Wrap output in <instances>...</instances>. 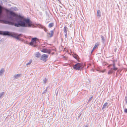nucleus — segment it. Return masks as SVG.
<instances>
[{"label":"nucleus","mask_w":127,"mask_h":127,"mask_svg":"<svg viewBox=\"0 0 127 127\" xmlns=\"http://www.w3.org/2000/svg\"><path fill=\"white\" fill-rule=\"evenodd\" d=\"M98 44L97 43L96 44H95V45L93 47V50H94L96 47H97V46H98Z\"/></svg>","instance_id":"19"},{"label":"nucleus","mask_w":127,"mask_h":127,"mask_svg":"<svg viewBox=\"0 0 127 127\" xmlns=\"http://www.w3.org/2000/svg\"><path fill=\"white\" fill-rule=\"evenodd\" d=\"M84 127H88V126L87 125H86Z\"/></svg>","instance_id":"33"},{"label":"nucleus","mask_w":127,"mask_h":127,"mask_svg":"<svg viewBox=\"0 0 127 127\" xmlns=\"http://www.w3.org/2000/svg\"><path fill=\"white\" fill-rule=\"evenodd\" d=\"M93 98V96H92L90 98H89V100H88L87 103H89V102H90L91 101V100H92V99Z\"/></svg>","instance_id":"21"},{"label":"nucleus","mask_w":127,"mask_h":127,"mask_svg":"<svg viewBox=\"0 0 127 127\" xmlns=\"http://www.w3.org/2000/svg\"><path fill=\"white\" fill-rule=\"evenodd\" d=\"M125 112L127 113V109H125Z\"/></svg>","instance_id":"30"},{"label":"nucleus","mask_w":127,"mask_h":127,"mask_svg":"<svg viewBox=\"0 0 127 127\" xmlns=\"http://www.w3.org/2000/svg\"><path fill=\"white\" fill-rule=\"evenodd\" d=\"M51 33H47V36L49 37H51L53 36V30H51L50 31Z\"/></svg>","instance_id":"9"},{"label":"nucleus","mask_w":127,"mask_h":127,"mask_svg":"<svg viewBox=\"0 0 127 127\" xmlns=\"http://www.w3.org/2000/svg\"><path fill=\"white\" fill-rule=\"evenodd\" d=\"M112 65H113V67L111 68V69L114 70V71H116L117 69L118 68L115 66V64L114 63H113V64H110L108 66V67H110Z\"/></svg>","instance_id":"8"},{"label":"nucleus","mask_w":127,"mask_h":127,"mask_svg":"<svg viewBox=\"0 0 127 127\" xmlns=\"http://www.w3.org/2000/svg\"><path fill=\"white\" fill-rule=\"evenodd\" d=\"M73 57L76 59H77L78 56L76 54H74L73 55Z\"/></svg>","instance_id":"20"},{"label":"nucleus","mask_w":127,"mask_h":127,"mask_svg":"<svg viewBox=\"0 0 127 127\" xmlns=\"http://www.w3.org/2000/svg\"><path fill=\"white\" fill-rule=\"evenodd\" d=\"M113 72V71L112 69H111V68L110 70H109L108 73V74H111Z\"/></svg>","instance_id":"18"},{"label":"nucleus","mask_w":127,"mask_h":127,"mask_svg":"<svg viewBox=\"0 0 127 127\" xmlns=\"http://www.w3.org/2000/svg\"><path fill=\"white\" fill-rule=\"evenodd\" d=\"M101 41L103 43H104L105 41V40L104 37L102 35H101Z\"/></svg>","instance_id":"14"},{"label":"nucleus","mask_w":127,"mask_h":127,"mask_svg":"<svg viewBox=\"0 0 127 127\" xmlns=\"http://www.w3.org/2000/svg\"><path fill=\"white\" fill-rule=\"evenodd\" d=\"M47 89H45L44 90V91L42 93V94H44L46 92H47Z\"/></svg>","instance_id":"28"},{"label":"nucleus","mask_w":127,"mask_h":127,"mask_svg":"<svg viewBox=\"0 0 127 127\" xmlns=\"http://www.w3.org/2000/svg\"><path fill=\"white\" fill-rule=\"evenodd\" d=\"M41 55V54L38 52H37L35 54V56L36 57L39 58L40 57Z\"/></svg>","instance_id":"16"},{"label":"nucleus","mask_w":127,"mask_h":127,"mask_svg":"<svg viewBox=\"0 0 127 127\" xmlns=\"http://www.w3.org/2000/svg\"><path fill=\"white\" fill-rule=\"evenodd\" d=\"M1 1V2L2 3V1Z\"/></svg>","instance_id":"35"},{"label":"nucleus","mask_w":127,"mask_h":127,"mask_svg":"<svg viewBox=\"0 0 127 127\" xmlns=\"http://www.w3.org/2000/svg\"><path fill=\"white\" fill-rule=\"evenodd\" d=\"M32 60H30V61H29V62L26 65H28L32 63Z\"/></svg>","instance_id":"22"},{"label":"nucleus","mask_w":127,"mask_h":127,"mask_svg":"<svg viewBox=\"0 0 127 127\" xmlns=\"http://www.w3.org/2000/svg\"><path fill=\"white\" fill-rule=\"evenodd\" d=\"M54 26V23H50L49 25H48V27L49 28H51L53 27Z\"/></svg>","instance_id":"17"},{"label":"nucleus","mask_w":127,"mask_h":127,"mask_svg":"<svg viewBox=\"0 0 127 127\" xmlns=\"http://www.w3.org/2000/svg\"><path fill=\"white\" fill-rule=\"evenodd\" d=\"M48 56V55H47L43 54L41 56L40 60L44 62H46L47 60V58Z\"/></svg>","instance_id":"5"},{"label":"nucleus","mask_w":127,"mask_h":127,"mask_svg":"<svg viewBox=\"0 0 127 127\" xmlns=\"http://www.w3.org/2000/svg\"><path fill=\"white\" fill-rule=\"evenodd\" d=\"M68 30V28L65 26L64 28V31L65 33H67V31Z\"/></svg>","instance_id":"15"},{"label":"nucleus","mask_w":127,"mask_h":127,"mask_svg":"<svg viewBox=\"0 0 127 127\" xmlns=\"http://www.w3.org/2000/svg\"><path fill=\"white\" fill-rule=\"evenodd\" d=\"M58 0L59 1V2L61 3V1L60 0Z\"/></svg>","instance_id":"34"},{"label":"nucleus","mask_w":127,"mask_h":127,"mask_svg":"<svg viewBox=\"0 0 127 127\" xmlns=\"http://www.w3.org/2000/svg\"><path fill=\"white\" fill-rule=\"evenodd\" d=\"M21 74H18L15 75L13 76L14 78L15 79H17L20 77Z\"/></svg>","instance_id":"11"},{"label":"nucleus","mask_w":127,"mask_h":127,"mask_svg":"<svg viewBox=\"0 0 127 127\" xmlns=\"http://www.w3.org/2000/svg\"><path fill=\"white\" fill-rule=\"evenodd\" d=\"M43 29H44V31H45V32H46L47 31V29L45 27H44V28Z\"/></svg>","instance_id":"26"},{"label":"nucleus","mask_w":127,"mask_h":127,"mask_svg":"<svg viewBox=\"0 0 127 127\" xmlns=\"http://www.w3.org/2000/svg\"><path fill=\"white\" fill-rule=\"evenodd\" d=\"M108 103L106 102L103 104V106L102 107V110H103L104 109H105L106 108L108 107Z\"/></svg>","instance_id":"10"},{"label":"nucleus","mask_w":127,"mask_h":127,"mask_svg":"<svg viewBox=\"0 0 127 127\" xmlns=\"http://www.w3.org/2000/svg\"><path fill=\"white\" fill-rule=\"evenodd\" d=\"M47 80V79L46 78H45L44 79H43V82L45 83H46Z\"/></svg>","instance_id":"24"},{"label":"nucleus","mask_w":127,"mask_h":127,"mask_svg":"<svg viewBox=\"0 0 127 127\" xmlns=\"http://www.w3.org/2000/svg\"><path fill=\"white\" fill-rule=\"evenodd\" d=\"M37 38L36 37L32 38L31 42L30 43V45L31 46H33L34 47L36 46V41Z\"/></svg>","instance_id":"4"},{"label":"nucleus","mask_w":127,"mask_h":127,"mask_svg":"<svg viewBox=\"0 0 127 127\" xmlns=\"http://www.w3.org/2000/svg\"><path fill=\"white\" fill-rule=\"evenodd\" d=\"M94 50H93V49L92 50V51H91V54H92L93 51Z\"/></svg>","instance_id":"32"},{"label":"nucleus","mask_w":127,"mask_h":127,"mask_svg":"<svg viewBox=\"0 0 127 127\" xmlns=\"http://www.w3.org/2000/svg\"><path fill=\"white\" fill-rule=\"evenodd\" d=\"M97 16L98 18H100L101 17V12L99 10L97 11Z\"/></svg>","instance_id":"13"},{"label":"nucleus","mask_w":127,"mask_h":127,"mask_svg":"<svg viewBox=\"0 0 127 127\" xmlns=\"http://www.w3.org/2000/svg\"><path fill=\"white\" fill-rule=\"evenodd\" d=\"M65 38H67V33H65Z\"/></svg>","instance_id":"27"},{"label":"nucleus","mask_w":127,"mask_h":127,"mask_svg":"<svg viewBox=\"0 0 127 127\" xmlns=\"http://www.w3.org/2000/svg\"><path fill=\"white\" fill-rule=\"evenodd\" d=\"M0 34H3L4 35L10 36L18 40H20V37L22 36V34H18L14 32H10L8 31H0Z\"/></svg>","instance_id":"2"},{"label":"nucleus","mask_w":127,"mask_h":127,"mask_svg":"<svg viewBox=\"0 0 127 127\" xmlns=\"http://www.w3.org/2000/svg\"><path fill=\"white\" fill-rule=\"evenodd\" d=\"M40 27L41 28V29H43L44 28V27L42 25H40Z\"/></svg>","instance_id":"25"},{"label":"nucleus","mask_w":127,"mask_h":127,"mask_svg":"<svg viewBox=\"0 0 127 127\" xmlns=\"http://www.w3.org/2000/svg\"><path fill=\"white\" fill-rule=\"evenodd\" d=\"M9 12L10 16L7 17V20L3 21L4 23L9 25H14L15 26L30 28L33 26L32 22L29 19L24 18L23 17L18 15L13 12L7 10Z\"/></svg>","instance_id":"1"},{"label":"nucleus","mask_w":127,"mask_h":127,"mask_svg":"<svg viewBox=\"0 0 127 127\" xmlns=\"http://www.w3.org/2000/svg\"><path fill=\"white\" fill-rule=\"evenodd\" d=\"M74 69L76 70H82L84 67L83 64L82 63H77L73 66Z\"/></svg>","instance_id":"3"},{"label":"nucleus","mask_w":127,"mask_h":127,"mask_svg":"<svg viewBox=\"0 0 127 127\" xmlns=\"http://www.w3.org/2000/svg\"><path fill=\"white\" fill-rule=\"evenodd\" d=\"M3 8V7L0 5V22L1 21V18L2 16V14Z\"/></svg>","instance_id":"7"},{"label":"nucleus","mask_w":127,"mask_h":127,"mask_svg":"<svg viewBox=\"0 0 127 127\" xmlns=\"http://www.w3.org/2000/svg\"><path fill=\"white\" fill-rule=\"evenodd\" d=\"M52 50L51 49H43L41 50V51L44 53H46L48 54H50L51 52L52 51Z\"/></svg>","instance_id":"6"},{"label":"nucleus","mask_w":127,"mask_h":127,"mask_svg":"<svg viewBox=\"0 0 127 127\" xmlns=\"http://www.w3.org/2000/svg\"><path fill=\"white\" fill-rule=\"evenodd\" d=\"M81 114H79L78 116V118H79L80 117V116H81Z\"/></svg>","instance_id":"29"},{"label":"nucleus","mask_w":127,"mask_h":127,"mask_svg":"<svg viewBox=\"0 0 127 127\" xmlns=\"http://www.w3.org/2000/svg\"><path fill=\"white\" fill-rule=\"evenodd\" d=\"M125 100L126 102V103L127 104V97H125Z\"/></svg>","instance_id":"31"},{"label":"nucleus","mask_w":127,"mask_h":127,"mask_svg":"<svg viewBox=\"0 0 127 127\" xmlns=\"http://www.w3.org/2000/svg\"><path fill=\"white\" fill-rule=\"evenodd\" d=\"M4 71V70L3 68H1L0 70V76H1L2 74H3Z\"/></svg>","instance_id":"12"},{"label":"nucleus","mask_w":127,"mask_h":127,"mask_svg":"<svg viewBox=\"0 0 127 127\" xmlns=\"http://www.w3.org/2000/svg\"><path fill=\"white\" fill-rule=\"evenodd\" d=\"M4 94V92H2L0 94V98Z\"/></svg>","instance_id":"23"}]
</instances>
